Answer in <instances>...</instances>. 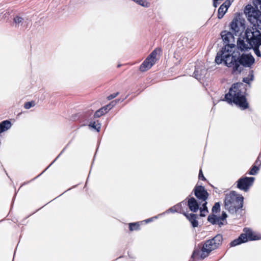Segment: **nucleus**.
I'll return each instance as SVG.
<instances>
[{"instance_id": "nucleus-1", "label": "nucleus", "mask_w": 261, "mask_h": 261, "mask_svg": "<svg viewBox=\"0 0 261 261\" xmlns=\"http://www.w3.org/2000/svg\"><path fill=\"white\" fill-rule=\"evenodd\" d=\"M245 85L241 83L232 84L228 93L225 95V99L228 103H233L241 110L248 108V103L245 96Z\"/></svg>"}, {"instance_id": "nucleus-2", "label": "nucleus", "mask_w": 261, "mask_h": 261, "mask_svg": "<svg viewBox=\"0 0 261 261\" xmlns=\"http://www.w3.org/2000/svg\"><path fill=\"white\" fill-rule=\"evenodd\" d=\"M237 46L241 51L247 50L253 46H261V33L253 27L247 28L244 36L239 37L237 40Z\"/></svg>"}, {"instance_id": "nucleus-3", "label": "nucleus", "mask_w": 261, "mask_h": 261, "mask_svg": "<svg viewBox=\"0 0 261 261\" xmlns=\"http://www.w3.org/2000/svg\"><path fill=\"white\" fill-rule=\"evenodd\" d=\"M232 49H221L219 51L215 58V62L218 64L224 62V64L228 67L232 68V72H238L240 73L243 68L238 64V53L233 51Z\"/></svg>"}, {"instance_id": "nucleus-4", "label": "nucleus", "mask_w": 261, "mask_h": 261, "mask_svg": "<svg viewBox=\"0 0 261 261\" xmlns=\"http://www.w3.org/2000/svg\"><path fill=\"white\" fill-rule=\"evenodd\" d=\"M243 197L235 191H231L225 195L224 208L231 214H239L242 211Z\"/></svg>"}, {"instance_id": "nucleus-5", "label": "nucleus", "mask_w": 261, "mask_h": 261, "mask_svg": "<svg viewBox=\"0 0 261 261\" xmlns=\"http://www.w3.org/2000/svg\"><path fill=\"white\" fill-rule=\"evenodd\" d=\"M244 13L250 22H255L253 26L256 29L261 30V11L255 10L251 5H247L244 9Z\"/></svg>"}, {"instance_id": "nucleus-6", "label": "nucleus", "mask_w": 261, "mask_h": 261, "mask_svg": "<svg viewBox=\"0 0 261 261\" xmlns=\"http://www.w3.org/2000/svg\"><path fill=\"white\" fill-rule=\"evenodd\" d=\"M230 31L236 36H240L245 29V20L240 15L235 16L229 25Z\"/></svg>"}, {"instance_id": "nucleus-7", "label": "nucleus", "mask_w": 261, "mask_h": 261, "mask_svg": "<svg viewBox=\"0 0 261 261\" xmlns=\"http://www.w3.org/2000/svg\"><path fill=\"white\" fill-rule=\"evenodd\" d=\"M245 233H242L237 239L232 241L230 245L231 247H234L242 243H245L248 240H256L258 239L254 236L252 230L249 228H245L244 229Z\"/></svg>"}, {"instance_id": "nucleus-8", "label": "nucleus", "mask_w": 261, "mask_h": 261, "mask_svg": "<svg viewBox=\"0 0 261 261\" xmlns=\"http://www.w3.org/2000/svg\"><path fill=\"white\" fill-rule=\"evenodd\" d=\"M255 59L251 54L238 53V64L239 66L251 68L254 63Z\"/></svg>"}, {"instance_id": "nucleus-9", "label": "nucleus", "mask_w": 261, "mask_h": 261, "mask_svg": "<svg viewBox=\"0 0 261 261\" xmlns=\"http://www.w3.org/2000/svg\"><path fill=\"white\" fill-rule=\"evenodd\" d=\"M231 32L223 31L221 33V38L224 42L225 46L221 49H232L235 46L234 44V37Z\"/></svg>"}, {"instance_id": "nucleus-10", "label": "nucleus", "mask_w": 261, "mask_h": 261, "mask_svg": "<svg viewBox=\"0 0 261 261\" xmlns=\"http://www.w3.org/2000/svg\"><path fill=\"white\" fill-rule=\"evenodd\" d=\"M216 249H217V247L211 239L205 241L201 249V253L200 258L201 259H204L209 255L212 251Z\"/></svg>"}, {"instance_id": "nucleus-11", "label": "nucleus", "mask_w": 261, "mask_h": 261, "mask_svg": "<svg viewBox=\"0 0 261 261\" xmlns=\"http://www.w3.org/2000/svg\"><path fill=\"white\" fill-rule=\"evenodd\" d=\"M255 180L253 177H243L237 181V188L240 190L247 191Z\"/></svg>"}, {"instance_id": "nucleus-12", "label": "nucleus", "mask_w": 261, "mask_h": 261, "mask_svg": "<svg viewBox=\"0 0 261 261\" xmlns=\"http://www.w3.org/2000/svg\"><path fill=\"white\" fill-rule=\"evenodd\" d=\"M193 192L196 198L202 201H205L208 198V193L204 187L202 186L196 185L193 190Z\"/></svg>"}, {"instance_id": "nucleus-13", "label": "nucleus", "mask_w": 261, "mask_h": 261, "mask_svg": "<svg viewBox=\"0 0 261 261\" xmlns=\"http://www.w3.org/2000/svg\"><path fill=\"white\" fill-rule=\"evenodd\" d=\"M187 199V205L190 210L194 213L197 212L199 209V204L196 199L194 197H188Z\"/></svg>"}, {"instance_id": "nucleus-14", "label": "nucleus", "mask_w": 261, "mask_h": 261, "mask_svg": "<svg viewBox=\"0 0 261 261\" xmlns=\"http://www.w3.org/2000/svg\"><path fill=\"white\" fill-rule=\"evenodd\" d=\"M155 62V61L151 60L147 57L140 65V70L142 72L145 71L150 69Z\"/></svg>"}, {"instance_id": "nucleus-15", "label": "nucleus", "mask_w": 261, "mask_h": 261, "mask_svg": "<svg viewBox=\"0 0 261 261\" xmlns=\"http://www.w3.org/2000/svg\"><path fill=\"white\" fill-rule=\"evenodd\" d=\"M184 215L186 217L187 219L190 222L193 227H196L198 226V221H197L198 216L196 214L191 213L186 214L184 213Z\"/></svg>"}, {"instance_id": "nucleus-16", "label": "nucleus", "mask_w": 261, "mask_h": 261, "mask_svg": "<svg viewBox=\"0 0 261 261\" xmlns=\"http://www.w3.org/2000/svg\"><path fill=\"white\" fill-rule=\"evenodd\" d=\"M206 71L204 68L201 69L199 66L196 65L195 69L193 73V76L195 79L200 80L204 77V75L206 73Z\"/></svg>"}, {"instance_id": "nucleus-17", "label": "nucleus", "mask_w": 261, "mask_h": 261, "mask_svg": "<svg viewBox=\"0 0 261 261\" xmlns=\"http://www.w3.org/2000/svg\"><path fill=\"white\" fill-rule=\"evenodd\" d=\"M12 126L9 120H6L0 123V134L8 130Z\"/></svg>"}, {"instance_id": "nucleus-18", "label": "nucleus", "mask_w": 261, "mask_h": 261, "mask_svg": "<svg viewBox=\"0 0 261 261\" xmlns=\"http://www.w3.org/2000/svg\"><path fill=\"white\" fill-rule=\"evenodd\" d=\"M211 240L218 248L222 244L223 241V237L222 234H218Z\"/></svg>"}, {"instance_id": "nucleus-19", "label": "nucleus", "mask_w": 261, "mask_h": 261, "mask_svg": "<svg viewBox=\"0 0 261 261\" xmlns=\"http://www.w3.org/2000/svg\"><path fill=\"white\" fill-rule=\"evenodd\" d=\"M24 19L19 16H16L13 18V22L15 24L16 27L22 26L23 23Z\"/></svg>"}, {"instance_id": "nucleus-20", "label": "nucleus", "mask_w": 261, "mask_h": 261, "mask_svg": "<svg viewBox=\"0 0 261 261\" xmlns=\"http://www.w3.org/2000/svg\"><path fill=\"white\" fill-rule=\"evenodd\" d=\"M181 204L180 203H178L169 208L167 211H166V213H168L169 212L171 213L179 212V211L181 210Z\"/></svg>"}, {"instance_id": "nucleus-21", "label": "nucleus", "mask_w": 261, "mask_h": 261, "mask_svg": "<svg viewBox=\"0 0 261 261\" xmlns=\"http://www.w3.org/2000/svg\"><path fill=\"white\" fill-rule=\"evenodd\" d=\"M227 10H226V8L222 6H220L218 11V18L219 19H221L227 12Z\"/></svg>"}, {"instance_id": "nucleus-22", "label": "nucleus", "mask_w": 261, "mask_h": 261, "mask_svg": "<svg viewBox=\"0 0 261 261\" xmlns=\"http://www.w3.org/2000/svg\"><path fill=\"white\" fill-rule=\"evenodd\" d=\"M218 217L215 215H209L207 217V221L211 224L215 225L218 223Z\"/></svg>"}, {"instance_id": "nucleus-23", "label": "nucleus", "mask_w": 261, "mask_h": 261, "mask_svg": "<svg viewBox=\"0 0 261 261\" xmlns=\"http://www.w3.org/2000/svg\"><path fill=\"white\" fill-rule=\"evenodd\" d=\"M259 170V167H257L255 165H254L252 166L251 168L250 169L248 173L249 175H254L257 173Z\"/></svg>"}, {"instance_id": "nucleus-24", "label": "nucleus", "mask_w": 261, "mask_h": 261, "mask_svg": "<svg viewBox=\"0 0 261 261\" xmlns=\"http://www.w3.org/2000/svg\"><path fill=\"white\" fill-rule=\"evenodd\" d=\"M140 225L138 222L130 223L129 224V229L130 231L139 230Z\"/></svg>"}, {"instance_id": "nucleus-25", "label": "nucleus", "mask_w": 261, "mask_h": 261, "mask_svg": "<svg viewBox=\"0 0 261 261\" xmlns=\"http://www.w3.org/2000/svg\"><path fill=\"white\" fill-rule=\"evenodd\" d=\"M106 111H105L104 108H100L99 110H97L94 114V118H98L100 117L101 116L104 115L106 114Z\"/></svg>"}, {"instance_id": "nucleus-26", "label": "nucleus", "mask_w": 261, "mask_h": 261, "mask_svg": "<svg viewBox=\"0 0 261 261\" xmlns=\"http://www.w3.org/2000/svg\"><path fill=\"white\" fill-rule=\"evenodd\" d=\"M253 8L261 11V0H253Z\"/></svg>"}, {"instance_id": "nucleus-27", "label": "nucleus", "mask_w": 261, "mask_h": 261, "mask_svg": "<svg viewBox=\"0 0 261 261\" xmlns=\"http://www.w3.org/2000/svg\"><path fill=\"white\" fill-rule=\"evenodd\" d=\"M158 51H160V49H155L153 50L150 54L148 56V58L150 59V60L155 61V58L158 54Z\"/></svg>"}, {"instance_id": "nucleus-28", "label": "nucleus", "mask_w": 261, "mask_h": 261, "mask_svg": "<svg viewBox=\"0 0 261 261\" xmlns=\"http://www.w3.org/2000/svg\"><path fill=\"white\" fill-rule=\"evenodd\" d=\"M212 212L213 213H217L220 211V204L219 202H216L215 203L212 207Z\"/></svg>"}, {"instance_id": "nucleus-29", "label": "nucleus", "mask_w": 261, "mask_h": 261, "mask_svg": "<svg viewBox=\"0 0 261 261\" xmlns=\"http://www.w3.org/2000/svg\"><path fill=\"white\" fill-rule=\"evenodd\" d=\"M89 126L95 129L97 132H99L100 129V123H96L95 122H91L89 124Z\"/></svg>"}, {"instance_id": "nucleus-30", "label": "nucleus", "mask_w": 261, "mask_h": 261, "mask_svg": "<svg viewBox=\"0 0 261 261\" xmlns=\"http://www.w3.org/2000/svg\"><path fill=\"white\" fill-rule=\"evenodd\" d=\"M34 106H35V102L33 101H31L25 102L24 105V108L25 109H29Z\"/></svg>"}, {"instance_id": "nucleus-31", "label": "nucleus", "mask_w": 261, "mask_h": 261, "mask_svg": "<svg viewBox=\"0 0 261 261\" xmlns=\"http://www.w3.org/2000/svg\"><path fill=\"white\" fill-rule=\"evenodd\" d=\"M233 0H226L221 6L225 7L226 10H227L230 6L231 2Z\"/></svg>"}, {"instance_id": "nucleus-32", "label": "nucleus", "mask_w": 261, "mask_h": 261, "mask_svg": "<svg viewBox=\"0 0 261 261\" xmlns=\"http://www.w3.org/2000/svg\"><path fill=\"white\" fill-rule=\"evenodd\" d=\"M254 53L257 57H261V54L259 50V47L257 46H253Z\"/></svg>"}, {"instance_id": "nucleus-33", "label": "nucleus", "mask_w": 261, "mask_h": 261, "mask_svg": "<svg viewBox=\"0 0 261 261\" xmlns=\"http://www.w3.org/2000/svg\"><path fill=\"white\" fill-rule=\"evenodd\" d=\"M199 253H200V251L198 249H194L192 253V254L191 255V258H194L197 255H198L199 254Z\"/></svg>"}, {"instance_id": "nucleus-34", "label": "nucleus", "mask_w": 261, "mask_h": 261, "mask_svg": "<svg viewBox=\"0 0 261 261\" xmlns=\"http://www.w3.org/2000/svg\"><path fill=\"white\" fill-rule=\"evenodd\" d=\"M200 216L201 217H205L206 215V214L208 213V210L200 208Z\"/></svg>"}, {"instance_id": "nucleus-35", "label": "nucleus", "mask_w": 261, "mask_h": 261, "mask_svg": "<svg viewBox=\"0 0 261 261\" xmlns=\"http://www.w3.org/2000/svg\"><path fill=\"white\" fill-rule=\"evenodd\" d=\"M227 217V215L224 212H223L221 216L218 217L219 219L221 220H225Z\"/></svg>"}, {"instance_id": "nucleus-36", "label": "nucleus", "mask_w": 261, "mask_h": 261, "mask_svg": "<svg viewBox=\"0 0 261 261\" xmlns=\"http://www.w3.org/2000/svg\"><path fill=\"white\" fill-rule=\"evenodd\" d=\"M198 177H199V179H201V180H206V178L204 176L201 169H200V171H199Z\"/></svg>"}, {"instance_id": "nucleus-37", "label": "nucleus", "mask_w": 261, "mask_h": 261, "mask_svg": "<svg viewBox=\"0 0 261 261\" xmlns=\"http://www.w3.org/2000/svg\"><path fill=\"white\" fill-rule=\"evenodd\" d=\"M65 148L63 149V150L61 152V153L58 155V156L51 162V163L40 174L41 175L42 173H43L47 169H48L59 157V156L61 155V154L63 152Z\"/></svg>"}, {"instance_id": "nucleus-38", "label": "nucleus", "mask_w": 261, "mask_h": 261, "mask_svg": "<svg viewBox=\"0 0 261 261\" xmlns=\"http://www.w3.org/2000/svg\"><path fill=\"white\" fill-rule=\"evenodd\" d=\"M118 94H119V93L117 92V93H114V94H110L108 97V100H111V99L114 98L115 97H116L118 95Z\"/></svg>"}, {"instance_id": "nucleus-39", "label": "nucleus", "mask_w": 261, "mask_h": 261, "mask_svg": "<svg viewBox=\"0 0 261 261\" xmlns=\"http://www.w3.org/2000/svg\"><path fill=\"white\" fill-rule=\"evenodd\" d=\"M119 100H114V101H112L109 105H111V106H110V108H109V110L111 109L116 104V103L117 102V101H118Z\"/></svg>"}, {"instance_id": "nucleus-40", "label": "nucleus", "mask_w": 261, "mask_h": 261, "mask_svg": "<svg viewBox=\"0 0 261 261\" xmlns=\"http://www.w3.org/2000/svg\"><path fill=\"white\" fill-rule=\"evenodd\" d=\"M249 79L250 78L249 77H244L243 79V82L246 84H249L250 82L251 81V80H250Z\"/></svg>"}, {"instance_id": "nucleus-41", "label": "nucleus", "mask_w": 261, "mask_h": 261, "mask_svg": "<svg viewBox=\"0 0 261 261\" xmlns=\"http://www.w3.org/2000/svg\"><path fill=\"white\" fill-rule=\"evenodd\" d=\"M250 78V80L253 81V70H251L249 71L248 76Z\"/></svg>"}, {"instance_id": "nucleus-42", "label": "nucleus", "mask_w": 261, "mask_h": 261, "mask_svg": "<svg viewBox=\"0 0 261 261\" xmlns=\"http://www.w3.org/2000/svg\"><path fill=\"white\" fill-rule=\"evenodd\" d=\"M204 203L202 204V207L200 208L201 209H204V210H207V207L206 206L207 202L206 200L205 201H203Z\"/></svg>"}, {"instance_id": "nucleus-43", "label": "nucleus", "mask_w": 261, "mask_h": 261, "mask_svg": "<svg viewBox=\"0 0 261 261\" xmlns=\"http://www.w3.org/2000/svg\"><path fill=\"white\" fill-rule=\"evenodd\" d=\"M110 106H111V105H108L102 108L105 109V111H106V113L110 110L109 108H110Z\"/></svg>"}, {"instance_id": "nucleus-44", "label": "nucleus", "mask_w": 261, "mask_h": 261, "mask_svg": "<svg viewBox=\"0 0 261 261\" xmlns=\"http://www.w3.org/2000/svg\"><path fill=\"white\" fill-rule=\"evenodd\" d=\"M223 220H221L219 219H218V223L216 224L219 225L220 227L223 225V223L222 222Z\"/></svg>"}, {"instance_id": "nucleus-45", "label": "nucleus", "mask_w": 261, "mask_h": 261, "mask_svg": "<svg viewBox=\"0 0 261 261\" xmlns=\"http://www.w3.org/2000/svg\"><path fill=\"white\" fill-rule=\"evenodd\" d=\"M218 1H219L213 0V6L214 7L216 8L218 6V5L219 4Z\"/></svg>"}, {"instance_id": "nucleus-46", "label": "nucleus", "mask_w": 261, "mask_h": 261, "mask_svg": "<svg viewBox=\"0 0 261 261\" xmlns=\"http://www.w3.org/2000/svg\"><path fill=\"white\" fill-rule=\"evenodd\" d=\"M158 218V216H155V217H154L153 218L147 219H146L145 220V221H146V223H148V222H151L153 218Z\"/></svg>"}, {"instance_id": "nucleus-47", "label": "nucleus", "mask_w": 261, "mask_h": 261, "mask_svg": "<svg viewBox=\"0 0 261 261\" xmlns=\"http://www.w3.org/2000/svg\"><path fill=\"white\" fill-rule=\"evenodd\" d=\"M166 213V212L164 213L161 214V215H164V214Z\"/></svg>"}, {"instance_id": "nucleus-48", "label": "nucleus", "mask_w": 261, "mask_h": 261, "mask_svg": "<svg viewBox=\"0 0 261 261\" xmlns=\"http://www.w3.org/2000/svg\"><path fill=\"white\" fill-rule=\"evenodd\" d=\"M166 213V212L164 213L161 214V215H164V214Z\"/></svg>"}, {"instance_id": "nucleus-49", "label": "nucleus", "mask_w": 261, "mask_h": 261, "mask_svg": "<svg viewBox=\"0 0 261 261\" xmlns=\"http://www.w3.org/2000/svg\"><path fill=\"white\" fill-rule=\"evenodd\" d=\"M191 261H194V260H191Z\"/></svg>"}]
</instances>
